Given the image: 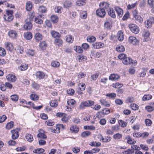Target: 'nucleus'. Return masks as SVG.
Segmentation results:
<instances>
[{"instance_id":"39448f33","label":"nucleus","mask_w":154,"mask_h":154,"mask_svg":"<svg viewBox=\"0 0 154 154\" xmlns=\"http://www.w3.org/2000/svg\"><path fill=\"white\" fill-rule=\"evenodd\" d=\"M129 42L134 45H137L139 43V40L134 36H130L128 38Z\"/></svg>"},{"instance_id":"0e129e2a","label":"nucleus","mask_w":154,"mask_h":154,"mask_svg":"<svg viewBox=\"0 0 154 154\" xmlns=\"http://www.w3.org/2000/svg\"><path fill=\"white\" fill-rule=\"evenodd\" d=\"M106 96L112 99H114L116 97V94L114 93H108Z\"/></svg>"},{"instance_id":"b1692460","label":"nucleus","mask_w":154,"mask_h":154,"mask_svg":"<svg viewBox=\"0 0 154 154\" xmlns=\"http://www.w3.org/2000/svg\"><path fill=\"white\" fill-rule=\"evenodd\" d=\"M127 143L130 144H133L135 143L136 141L134 139H132L129 136H127L126 137Z\"/></svg>"},{"instance_id":"7ed1b4c3","label":"nucleus","mask_w":154,"mask_h":154,"mask_svg":"<svg viewBox=\"0 0 154 154\" xmlns=\"http://www.w3.org/2000/svg\"><path fill=\"white\" fill-rule=\"evenodd\" d=\"M122 62L123 64L126 65L130 64L131 63L135 65L137 63L136 60H133L130 57H126L124 60H122Z\"/></svg>"},{"instance_id":"58836bf2","label":"nucleus","mask_w":154,"mask_h":154,"mask_svg":"<svg viewBox=\"0 0 154 154\" xmlns=\"http://www.w3.org/2000/svg\"><path fill=\"white\" fill-rule=\"evenodd\" d=\"M51 19L53 23H55L57 22L58 18L57 16L55 15H53L51 16Z\"/></svg>"},{"instance_id":"6e6552de","label":"nucleus","mask_w":154,"mask_h":154,"mask_svg":"<svg viewBox=\"0 0 154 154\" xmlns=\"http://www.w3.org/2000/svg\"><path fill=\"white\" fill-rule=\"evenodd\" d=\"M68 106H67V108L72 109L74 106L75 104V101L73 99H70L67 101Z\"/></svg>"},{"instance_id":"c85d7f7f","label":"nucleus","mask_w":154,"mask_h":154,"mask_svg":"<svg viewBox=\"0 0 154 154\" xmlns=\"http://www.w3.org/2000/svg\"><path fill=\"white\" fill-rule=\"evenodd\" d=\"M32 25L29 22L26 23L24 25V28L25 30L30 29L32 28Z\"/></svg>"},{"instance_id":"ea45409f","label":"nucleus","mask_w":154,"mask_h":154,"mask_svg":"<svg viewBox=\"0 0 154 154\" xmlns=\"http://www.w3.org/2000/svg\"><path fill=\"white\" fill-rule=\"evenodd\" d=\"M78 86L79 87V89L81 91H84L85 88L86 86L85 84L84 83H79Z\"/></svg>"},{"instance_id":"4d7b16f0","label":"nucleus","mask_w":154,"mask_h":154,"mask_svg":"<svg viewBox=\"0 0 154 154\" xmlns=\"http://www.w3.org/2000/svg\"><path fill=\"white\" fill-rule=\"evenodd\" d=\"M122 137V135L121 134L117 133L113 135V137L115 139H121Z\"/></svg>"},{"instance_id":"423d86ee","label":"nucleus","mask_w":154,"mask_h":154,"mask_svg":"<svg viewBox=\"0 0 154 154\" xmlns=\"http://www.w3.org/2000/svg\"><path fill=\"white\" fill-rule=\"evenodd\" d=\"M60 127H62V128H64V126L63 125H57L56 126H54L51 127L50 129L51 131L55 133H58L60 132Z\"/></svg>"},{"instance_id":"dca6fc26","label":"nucleus","mask_w":154,"mask_h":154,"mask_svg":"<svg viewBox=\"0 0 154 154\" xmlns=\"http://www.w3.org/2000/svg\"><path fill=\"white\" fill-rule=\"evenodd\" d=\"M119 76L116 74H112L110 75L109 76V79L111 81H116L119 79Z\"/></svg>"},{"instance_id":"4be33fe9","label":"nucleus","mask_w":154,"mask_h":154,"mask_svg":"<svg viewBox=\"0 0 154 154\" xmlns=\"http://www.w3.org/2000/svg\"><path fill=\"white\" fill-rule=\"evenodd\" d=\"M66 42L69 43H72L74 40V37L70 35H66L65 37Z\"/></svg>"},{"instance_id":"a18cd8bd","label":"nucleus","mask_w":154,"mask_h":154,"mask_svg":"<svg viewBox=\"0 0 154 154\" xmlns=\"http://www.w3.org/2000/svg\"><path fill=\"white\" fill-rule=\"evenodd\" d=\"M86 0H78L76 2V5L79 6L84 5Z\"/></svg>"},{"instance_id":"f8f14e48","label":"nucleus","mask_w":154,"mask_h":154,"mask_svg":"<svg viewBox=\"0 0 154 154\" xmlns=\"http://www.w3.org/2000/svg\"><path fill=\"white\" fill-rule=\"evenodd\" d=\"M18 130L17 129H14L11 131V132L12 134V138L13 139L17 138L19 136V133Z\"/></svg>"},{"instance_id":"20e7f679","label":"nucleus","mask_w":154,"mask_h":154,"mask_svg":"<svg viewBox=\"0 0 154 154\" xmlns=\"http://www.w3.org/2000/svg\"><path fill=\"white\" fill-rule=\"evenodd\" d=\"M130 30L133 33L135 34L138 33L139 31V27L135 24H131L129 26Z\"/></svg>"},{"instance_id":"412c9836","label":"nucleus","mask_w":154,"mask_h":154,"mask_svg":"<svg viewBox=\"0 0 154 154\" xmlns=\"http://www.w3.org/2000/svg\"><path fill=\"white\" fill-rule=\"evenodd\" d=\"M24 38L27 40H30L32 38V34L29 32H27L24 33Z\"/></svg>"},{"instance_id":"c756f323","label":"nucleus","mask_w":154,"mask_h":154,"mask_svg":"<svg viewBox=\"0 0 154 154\" xmlns=\"http://www.w3.org/2000/svg\"><path fill=\"white\" fill-rule=\"evenodd\" d=\"M70 130L73 133H76L79 131V128L77 126H72L70 128Z\"/></svg>"},{"instance_id":"72a5a7b5","label":"nucleus","mask_w":154,"mask_h":154,"mask_svg":"<svg viewBox=\"0 0 154 154\" xmlns=\"http://www.w3.org/2000/svg\"><path fill=\"white\" fill-rule=\"evenodd\" d=\"M118 123L120 126L123 128L125 127L127 125V123L122 120H119L118 121Z\"/></svg>"},{"instance_id":"8fccbe9b","label":"nucleus","mask_w":154,"mask_h":154,"mask_svg":"<svg viewBox=\"0 0 154 154\" xmlns=\"http://www.w3.org/2000/svg\"><path fill=\"white\" fill-rule=\"evenodd\" d=\"M38 11L39 12L41 13H45L46 11V9L45 7L43 6H40L38 8Z\"/></svg>"},{"instance_id":"79ce46f5","label":"nucleus","mask_w":154,"mask_h":154,"mask_svg":"<svg viewBox=\"0 0 154 154\" xmlns=\"http://www.w3.org/2000/svg\"><path fill=\"white\" fill-rule=\"evenodd\" d=\"M74 50L77 52L79 53H81L83 52V50L82 48L79 46H76L74 48Z\"/></svg>"},{"instance_id":"f704fd0d","label":"nucleus","mask_w":154,"mask_h":154,"mask_svg":"<svg viewBox=\"0 0 154 154\" xmlns=\"http://www.w3.org/2000/svg\"><path fill=\"white\" fill-rule=\"evenodd\" d=\"M28 67V64H26L21 65L19 67V69L21 71H23L26 70Z\"/></svg>"},{"instance_id":"2f4dec72","label":"nucleus","mask_w":154,"mask_h":154,"mask_svg":"<svg viewBox=\"0 0 154 154\" xmlns=\"http://www.w3.org/2000/svg\"><path fill=\"white\" fill-rule=\"evenodd\" d=\"M135 22L137 23H142L143 22V18L140 16L138 15L134 17Z\"/></svg>"},{"instance_id":"864d4df0","label":"nucleus","mask_w":154,"mask_h":154,"mask_svg":"<svg viewBox=\"0 0 154 154\" xmlns=\"http://www.w3.org/2000/svg\"><path fill=\"white\" fill-rule=\"evenodd\" d=\"M50 106L53 107H56L58 105V102L56 100H53L51 101L50 103Z\"/></svg>"},{"instance_id":"e2e57ef3","label":"nucleus","mask_w":154,"mask_h":154,"mask_svg":"<svg viewBox=\"0 0 154 154\" xmlns=\"http://www.w3.org/2000/svg\"><path fill=\"white\" fill-rule=\"evenodd\" d=\"M51 65L52 66L55 67H57L59 66L60 63L58 61H53L51 63Z\"/></svg>"},{"instance_id":"7c9ffc66","label":"nucleus","mask_w":154,"mask_h":154,"mask_svg":"<svg viewBox=\"0 0 154 154\" xmlns=\"http://www.w3.org/2000/svg\"><path fill=\"white\" fill-rule=\"evenodd\" d=\"M100 101L101 104L103 105L106 107H109L110 106V103L105 99H102L100 100Z\"/></svg>"},{"instance_id":"c03bdc74","label":"nucleus","mask_w":154,"mask_h":154,"mask_svg":"<svg viewBox=\"0 0 154 154\" xmlns=\"http://www.w3.org/2000/svg\"><path fill=\"white\" fill-rule=\"evenodd\" d=\"M152 96L150 94L144 95L142 98L143 100H147L151 99Z\"/></svg>"},{"instance_id":"de8ad7c7","label":"nucleus","mask_w":154,"mask_h":154,"mask_svg":"<svg viewBox=\"0 0 154 154\" xmlns=\"http://www.w3.org/2000/svg\"><path fill=\"white\" fill-rule=\"evenodd\" d=\"M111 139V137H106L105 138L102 137L101 140L104 142H109Z\"/></svg>"},{"instance_id":"5701e85b","label":"nucleus","mask_w":154,"mask_h":154,"mask_svg":"<svg viewBox=\"0 0 154 154\" xmlns=\"http://www.w3.org/2000/svg\"><path fill=\"white\" fill-rule=\"evenodd\" d=\"M9 36L12 38H14L17 36V34L16 32L14 30H10L8 33Z\"/></svg>"},{"instance_id":"f03ea898","label":"nucleus","mask_w":154,"mask_h":154,"mask_svg":"<svg viewBox=\"0 0 154 154\" xmlns=\"http://www.w3.org/2000/svg\"><path fill=\"white\" fill-rule=\"evenodd\" d=\"M94 102L93 101L88 100L82 102L80 105L79 109H83L85 107L90 106L93 105Z\"/></svg>"},{"instance_id":"49530a36","label":"nucleus","mask_w":154,"mask_h":154,"mask_svg":"<svg viewBox=\"0 0 154 154\" xmlns=\"http://www.w3.org/2000/svg\"><path fill=\"white\" fill-rule=\"evenodd\" d=\"M71 2L70 1H66L63 4L64 7L68 8L70 7L71 5Z\"/></svg>"},{"instance_id":"a878e982","label":"nucleus","mask_w":154,"mask_h":154,"mask_svg":"<svg viewBox=\"0 0 154 154\" xmlns=\"http://www.w3.org/2000/svg\"><path fill=\"white\" fill-rule=\"evenodd\" d=\"M105 115V112L104 110H102L100 111L97 112L96 115V116L97 118L100 119L101 117H103Z\"/></svg>"},{"instance_id":"393cba45","label":"nucleus","mask_w":154,"mask_h":154,"mask_svg":"<svg viewBox=\"0 0 154 154\" xmlns=\"http://www.w3.org/2000/svg\"><path fill=\"white\" fill-rule=\"evenodd\" d=\"M51 34L52 37L54 38H59L60 37V34L55 31L52 30L51 32Z\"/></svg>"},{"instance_id":"e433bc0d","label":"nucleus","mask_w":154,"mask_h":154,"mask_svg":"<svg viewBox=\"0 0 154 154\" xmlns=\"http://www.w3.org/2000/svg\"><path fill=\"white\" fill-rule=\"evenodd\" d=\"M26 137L27 140L29 142L32 141L33 140V137L30 134H26Z\"/></svg>"},{"instance_id":"680f3d73","label":"nucleus","mask_w":154,"mask_h":154,"mask_svg":"<svg viewBox=\"0 0 154 154\" xmlns=\"http://www.w3.org/2000/svg\"><path fill=\"white\" fill-rule=\"evenodd\" d=\"M6 52L5 50L2 47H0V56L4 57L5 56Z\"/></svg>"},{"instance_id":"2eb2a0df","label":"nucleus","mask_w":154,"mask_h":154,"mask_svg":"<svg viewBox=\"0 0 154 154\" xmlns=\"http://www.w3.org/2000/svg\"><path fill=\"white\" fill-rule=\"evenodd\" d=\"M107 13L109 15L113 18L116 17V15L115 13L112 8H109L107 10Z\"/></svg>"},{"instance_id":"13d9d810","label":"nucleus","mask_w":154,"mask_h":154,"mask_svg":"<svg viewBox=\"0 0 154 154\" xmlns=\"http://www.w3.org/2000/svg\"><path fill=\"white\" fill-rule=\"evenodd\" d=\"M32 88L36 90H38L39 88V85L35 82H33L31 84Z\"/></svg>"},{"instance_id":"603ef678","label":"nucleus","mask_w":154,"mask_h":154,"mask_svg":"<svg viewBox=\"0 0 154 154\" xmlns=\"http://www.w3.org/2000/svg\"><path fill=\"white\" fill-rule=\"evenodd\" d=\"M96 39V38L93 36H89L87 38V41L90 42H94Z\"/></svg>"},{"instance_id":"cd10ccee","label":"nucleus","mask_w":154,"mask_h":154,"mask_svg":"<svg viewBox=\"0 0 154 154\" xmlns=\"http://www.w3.org/2000/svg\"><path fill=\"white\" fill-rule=\"evenodd\" d=\"M63 43V41L60 38L55 39L54 41V43L55 45L58 46H60L62 45Z\"/></svg>"},{"instance_id":"052dcab7","label":"nucleus","mask_w":154,"mask_h":154,"mask_svg":"<svg viewBox=\"0 0 154 154\" xmlns=\"http://www.w3.org/2000/svg\"><path fill=\"white\" fill-rule=\"evenodd\" d=\"M122 84L121 83L117 82L115 84H113L112 87L114 88H119L122 87Z\"/></svg>"},{"instance_id":"ddd939ff","label":"nucleus","mask_w":154,"mask_h":154,"mask_svg":"<svg viewBox=\"0 0 154 154\" xmlns=\"http://www.w3.org/2000/svg\"><path fill=\"white\" fill-rule=\"evenodd\" d=\"M154 18H150L147 20L145 22V25L147 28H150L152 26V23L153 22Z\"/></svg>"},{"instance_id":"bf43d9fd","label":"nucleus","mask_w":154,"mask_h":154,"mask_svg":"<svg viewBox=\"0 0 154 154\" xmlns=\"http://www.w3.org/2000/svg\"><path fill=\"white\" fill-rule=\"evenodd\" d=\"M31 99L33 100H36L38 99V96L36 94H32L30 95Z\"/></svg>"},{"instance_id":"a211bd4d","label":"nucleus","mask_w":154,"mask_h":154,"mask_svg":"<svg viewBox=\"0 0 154 154\" xmlns=\"http://www.w3.org/2000/svg\"><path fill=\"white\" fill-rule=\"evenodd\" d=\"M93 47L94 48L99 49L103 47L104 45L101 42H96L92 44Z\"/></svg>"},{"instance_id":"c9c22d12","label":"nucleus","mask_w":154,"mask_h":154,"mask_svg":"<svg viewBox=\"0 0 154 154\" xmlns=\"http://www.w3.org/2000/svg\"><path fill=\"white\" fill-rule=\"evenodd\" d=\"M35 38L36 40L39 41L42 39V34L40 33H37L35 35Z\"/></svg>"},{"instance_id":"774afa93","label":"nucleus","mask_w":154,"mask_h":154,"mask_svg":"<svg viewBox=\"0 0 154 154\" xmlns=\"http://www.w3.org/2000/svg\"><path fill=\"white\" fill-rule=\"evenodd\" d=\"M134 152L133 150L130 149H128L126 150H125L123 152V154H132Z\"/></svg>"},{"instance_id":"37998d69","label":"nucleus","mask_w":154,"mask_h":154,"mask_svg":"<svg viewBox=\"0 0 154 154\" xmlns=\"http://www.w3.org/2000/svg\"><path fill=\"white\" fill-rule=\"evenodd\" d=\"M116 50L117 51L123 52L125 50V48L123 46L120 45L116 47Z\"/></svg>"},{"instance_id":"3c124183","label":"nucleus","mask_w":154,"mask_h":154,"mask_svg":"<svg viewBox=\"0 0 154 154\" xmlns=\"http://www.w3.org/2000/svg\"><path fill=\"white\" fill-rule=\"evenodd\" d=\"M34 21L36 23L40 24H42L43 23L42 20L39 18V16H37L35 18Z\"/></svg>"},{"instance_id":"09e8293b","label":"nucleus","mask_w":154,"mask_h":154,"mask_svg":"<svg viewBox=\"0 0 154 154\" xmlns=\"http://www.w3.org/2000/svg\"><path fill=\"white\" fill-rule=\"evenodd\" d=\"M130 108L133 110H137L138 109L139 106L135 103H132L130 106Z\"/></svg>"},{"instance_id":"f3484780","label":"nucleus","mask_w":154,"mask_h":154,"mask_svg":"<svg viewBox=\"0 0 154 154\" xmlns=\"http://www.w3.org/2000/svg\"><path fill=\"white\" fill-rule=\"evenodd\" d=\"M115 9L119 17H121L123 14V11L122 9L118 6L115 8Z\"/></svg>"},{"instance_id":"aec40b11","label":"nucleus","mask_w":154,"mask_h":154,"mask_svg":"<svg viewBox=\"0 0 154 154\" xmlns=\"http://www.w3.org/2000/svg\"><path fill=\"white\" fill-rule=\"evenodd\" d=\"M117 37L119 41H122L124 39V35L122 31H119L118 32L117 34Z\"/></svg>"},{"instance_id":"0eeeda50","label":"nucleus","mask_w":154,"mask_h":154,"mask_svg":"<svg viewBox=\"0 0 154 154\" xmlns=\"http://www.w3.org/2000/svg\"><path fill=\"white\" fill-rule=\"evenodd\" d=\"M39 133L37 135V137L40 139H46L47 136L45 134V132L43 130L39 129L38 130Z\"/></svg>"},{"instance_id":"9b49d317","label":"nucleus","mask_w":154,"mask_h":154,"mask_svg":"<svg viewBox=\"0 0 154 154\" xmlns=\"http://www.w3.org/2000/svg\"><path fill=\"white\" fill-rule=\"evenodd\" d=\"M150 33L148 31H145L143 32V36L144 38L143 39V42H147L150 40L149 35Z\"/></svg>"},{"instance_id":"5fc2aeb1","label":"nucleus","mask_w":154,"mask_h":154,"mask_svg":"<svg viewBox=\"0 0 154 154\" xmlns=\"http://www.w3.org/2000/svg\"><path fill=\"white\" fill-rule=\"evenodd\" d=\"M13 125L14 122L11 121L7 124L6 127L7 129H10L13 127Z\"/></svg>"},{"instance_id":"6e6d98bb","label":"nucleus","mask_w":154,"mask_h":154,"mask_svg":"<svg viewBox=\"0 0 154 154\" xmlns=\"http://www.w3.org/2000/svg\"><path fill=\"white\" fill-rule=\"evenodd\" d=\"M69 118L68 116L66 114H64L61 118V121L63 122H66L68 121Z\"/></svg>"},{"instance_id":"f257e3e1","label":"nucleus","mask_w":154,"mask_h":154,"mask_svg":"<svg viewBox=\"0 0 154 154\" xmlns=\"http://www.w3.org/2000/svg\"><path fill=\"white\" fill-rule=\"evenodd\" d=\"M13 11L11 10H7L6 13L4 14L3 18L4 20L7 21H11L13 18L12 16Z\"/></svg>"},{"instance_id":"338daca9","label":"nucleus","mask_w":154,"mask_h":154,"mask_svg":"<svg viewBox=\"0 0 154 154\" xmlns=\"http://www.w3.org/2000/svg\"><path fill=\"white\" fill-rule=\"evenodd\" d=\"M87 15V14L85 11H82V12H81L80 14V16L83 19H85L86 18Z\"/></svg>"},{"instance_id":"a19ab883","label":"nucleus","mask_w":154,"mask_h":154,"mask_svg":"<svg viewBox=\"0 0 154 154\" xmlns=\"http://www.w3.org/2000/svg\"><path fill=\"white\" fill-rule=\"evenodd\" d=\"M47 46V44L45 42L43 41L39 44L40 47L42 49L44 50Z\"/></svg>"},{"instance_id":"6ab92c4d","label":"nucleus","mask_w":154,"mask_h":154,"mask_svg":"<svg viewBox=\"0 0 154 154\" xmlns=\"http://www.w3.org/2000/svg\"><path fill=\"white\" fill-rule=\"evenodd\" d=\"M6 78L8 81L12 82H15L16 80V76L13 75H8L6 76Z\"/></svg>"},{"instance_id":"9d476101","label":"nucleus","mask_w":154,"mask_h":154,"mask_svg":"<svg viewBox=\"0 0 154 154\" xmlns=\"http://www.w3.org/2000/svg\"><path fill=\"white\" fill-rule=\"evenodd\" d=\"M106 14L105 10L104 8H99L96 11V14L100 17H104Z\"/></svg>"},{"instance_id":"4c0bfd02","label":"nucleus","mask_w":154,"mask_h":154,"mask_svg":"<svg viewBox=\"0 0 154 154\" xmlns=\"http://www.w3.org/2000/svg\"><path fill=\"white\" fill-rule=\"evenodd\" d=\"M109 4L105 2L101 3L99 5L100 7H103V8H105L106 9H107L109 8Z\"/></svg>"},{"instance_id":"473e14b6","label":"nucleus","mask_w":154,"mask_h":154,"mask_svg":"<svg viewBox=\"0 0 154 154\" xmlns=\"http://www.w3.org/2000/svg\"><path fill=\"white\" fill-rule=\"evenodd\" d=\"M32 5L31 2L28 1L26 2V10L30 11L31 10Z\"/></svg>"},{"instance_id":"bb28decb","label":"nucleus","mask_w":154,"mask_h":154,"mask_svg":"<svg viewBox=\"0 0 154 154\" xmlns=\"http://www.w3.org/2000/svg\"><path fill=\"white\" fill-rule=\"evenodd\" d=\"M5 46L7 50L11 51L13 49V46L12 44L9 42H6L5 44Z\"/></svg>"},{"instance_id":"69168bd1","label":"nucleus","mask_w":154,"mask_h":154,"mask_svg":"<svg viewBox=\"0 0 154 154\" xmlns=\"http://www.w3.org/2000/svg\"><path fill=\"white\" fill-rule=\"evenodd\" d=\"M91 134V133L89 131H85L83 132L81 134V136L82 137H85L87 136L90 135Z\"/></svg>"},{"instance_id":"1a4fd4ad","label":"nucleus","mask_w":154,"mask_h":154,"mask_svg":"<svg viewBox=\"0 0 154 154\" xmlns=\"http://www.w3.org/2000/svg\"><path fill=\"white\" fill-rule=\"evenodd\" d=\"M35 75L36 78L39 79L46 78L48 77L47 75H45L44 72L41 71L37 72L35 74Z\"/></svg>"},{"instance_id":"4468645a","label":"nucleus","mask_w":154,"mask_h":154,"mask_svg":"<svg viewBox=\"0 0 154 154\" xmlns=\"http://www.w3.org/2000/svg\"><path fill=\"white\" fill-rule=\"evenodd\" d=\"M112 23L110 19H107L104 23V26L105 28L108 29H110L112 27Z\"/></svg>"}]
</instances>
